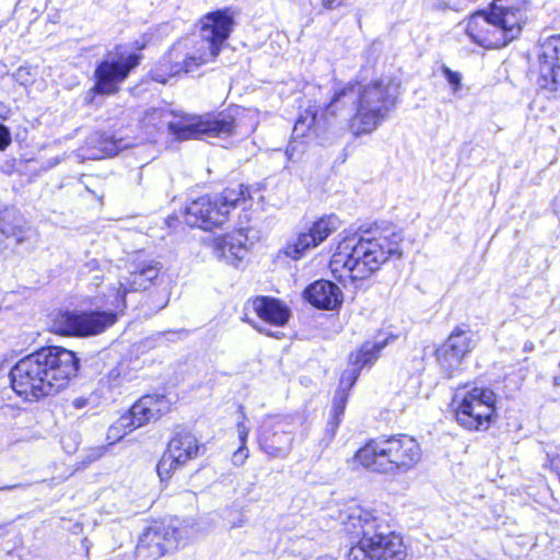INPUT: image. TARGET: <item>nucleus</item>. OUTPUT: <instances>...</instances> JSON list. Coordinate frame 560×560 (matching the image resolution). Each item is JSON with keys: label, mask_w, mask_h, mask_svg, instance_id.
<instances>
[{"label": "nucleus", "mask_w": 560, "mask_h": 560, "mask_svg": "<svg viewBox=\"0 0 560 560\" xmlns=\"http://www.w3.org/2000/svg\"><path fill=\"white\" fill-rule=\"evenodd\" d=\"M175 222H177V218L175 217H167L163 220V223L166 224L167 228H172Z\"/></svg>", "instance_id": "obj_43"}, {"label": "nucleus", "mask_w": 560, "mask_h": 560, "mask_svg": "<svg viewBox=\"0 0 560 560\" xmlns=\"http://www.w3.org/2000/svg\"><path fill=\"white\" fill-rule=\"evenodd\" d=\"M470 351V330L467 325H462L457 326L445 342L435 350V358L441 370L451 378Z\"/></svg>", "instance_id": "obj_16"}, {"label": "nucleus", "mask_w": 560, "mask_h": 560, "mask_svg": "<svg viewBox=\"0 0 560 560\" xmlns=\"http://www.w3.org/2000/svg\"><path fill=\"white\" fill-rule=\"evenodd\" d=\"M345 530L362 537L348 552V560H406L407 552L400 536L393 530H380L377 517L357 503L340 511Z\"/></svg>", "instance_id": "obj_5"}, {"label": "nucleus", "mask_w": 560, "mask_h": 560, "mask_svg": "<svg viewBox=\"0 0 560 560\" xmlns=\"http://www.w3.org/2000/svg\"><path fill=\"white\" fill-rule=\"evenodd\" d=\"M112 431H113V425H110L108 429V432H107L108 439L120 441L124 438L122 435H120L121 431H114V432H112Z\"/></svg>", "instance_id": "obj_42"}, {"label": "nucleus", "mask_w": 560, "mask_h": 560, "mask_svg": "<svg viewBox=\"0 0 560 560\" xmlns=\"http://www.w3.org/2000/svg\"><path fill=\"white\" fill-rule=\"evenodd\" d=\"M140 407V399L136 400L131 406L130 410L122 415L116 423L113 424V431H124V434L127 430L131 431L132 429L140 427V423L136 424V413L138 408Z\"/></svg>", "instance_id": "obj_31"}, {"label": "nucleus", "mask_w": 560, "mask_h": 560, "mask_svg": "<svg viewBox=\"0 0 560 560\" xmlns=\"http://www.w3.org/2000/svg\"><path fill=\"white\" fill-rule=\"evenodd\" d=\"M246 241L247 237L242 231L217 237L213 240V254L236 267L247 254Z\"/></svg>", "instance_id": "obj_25"}, {"label": "nucleus", "mask_w": 560, "mask_h": 560, "mask_svg": "<svg viewBox=\"0 0 560 560\" xmlns=\"http://www.w3.org/2000/svg\"><path fill=\"white\" fill-rule=\"evenodd\" d=\"M346 405H343L342 398L339 397L337 400H332L329 418L325 428V436L322 440L325 445H328L335 438L339 424L342 421Z\"/></svg>", "instance_id": "obj_30"}, {"label": "nucleus", "mask_w": 560, "mask_h": 560, "mask_svg": "<svg viewBox=\"0 0 560 560\" xmlns=\"http://www.w3.org/2000/svg\"><path fill=\"white\" fill-rule=\"evenodd\" d=\"M533 348V343H530L529 346L528 345H525V350H529Z\"/></svg>", "instance_id": "obj_47"}, {"label": "nucleus", "mask_w": 560, "mask_h": 560, "mask_svg": "<svg viewBox=\"0 0 560 560\" xmlns=\"http://www.w3.org/2000/svg\"><path fill=\"white\" fill-rule=\"evenodd\" d=\"M343 4V0H322V5L326 10H334Z\"/></svg>", "instance_id": "obj_40"}, {"label": "nucleus", "mask_w": 560, "mask_h": 560, "mask_svg": "<svg viewBox=\"0 0 560 560\" xmlns=\"http://www.w3.org/2000/svg\"><path fill=\"white\" fill-rule=\"evenodd\" d=\"M248 448L246 445H238L237 450L232 454V463L235 466H241L244 464L246 458L248 457Z\"/></svg>", "instance_id": "obj_38"}, {"label": "nucleus", "mask_w": 560, "mask_h": 560, "mask_svg": "<svg viewBox=\"0 0 560 560\" xmlns=\"http://www.w3.org/2000/svg\"><path fill=\"white\" fill-rule=\"evenodd\" d=\"M185 220L190 226L209 231L226 221V210L220 208L215 197L202 196L186 207Z\"/></svg>", "instance_id": "obj_20"}, {"label": "nucleus", "mask_w": 560, "mask_h": 560, "mask_svg": "<svg viewBox=\"0 0 560 560\" xmlns=\"http://www.w3.org/2000/svg\"><path fill=\"white\" fill-rule=\"evenodd\" d=\"M466 34L475 44L486 49H498L510 44L501 26L491 16L490 9L478 11L469 18Z\"/></svg>", "instance_id": "obj_17"}, {"label": "nucleus", "mask_w": 560, "mask_h": 560, "mask_svg": "<svg viewBox=\"0 0 560 560\" xmlns=\"http://www.w3.org/2000/svg\"><path fill=\"white\" fill-rule=\"evenodd\" d=\"M95 95H92L90 94V90L86 92L85 96H84V102L86 104H92L93 103V100H94Z\"/></svg>", "instance_id": "obj_44"}, {"label": "nucleus", "mask_w": 560, "mask_h": 560, "mask_svg": "<svg viewBox=\"0 0 560 560\" xmlns=\"http://www.w3.org/2000/svg\"><path fill=\"white\" fill-rule=\"evenodd\" d=\"M238 410H240L242 420H238L237 424H236L237 438H238L240 445H246L248 434H249V427L245 423L246 416L244 413L243 406H240Z\"/></svg>", "instance_id": "obj_36"}, {"label": "nucleus", "mask_w": 560, "mask_h": 560, "mask_svg": "<svg viewBox=\"0 0 560 560\" xmlns=\"http://www.w3.org/2000/svg\"><path fill=\"white\" fill-rule=\"evenodd\" d=\"M428 5L433 10H456L457 3L453 0H428Z\"/></svg>", "instance_id": "obj_37"}, {"label": "nucleus", "mask_w": 560, "mask_h": 560, "mask_svg": "<svg viewBox=\"0 0 560 560\" xmlns=\"http://www.w3.org/2000/svg\"><path fill=\"white\" fill-rule=\"evenodd\" d=\"M453 404L455 419L466 430L486 431L497 419V395L488 387H457Z\"/></svg>", "instance_id": "obj_9"}, {"label": "nucleus", "mask_w": 560, "mask_h": 560, "mask_svg": "<svg viewBox=\"0 0 560 560\" xmlns=\"http://www.w3.org/2000/svg\"><path fill=\"white\" fill-rule=\"evenodd\" d=\"M341 222L336 214L324 215L314 221L307 231L301 232L287 244L283 253L287 257L298 260L307 250L317 247L330 234L337 231Z\"/></svg>", "instance_id": "obj_14"}, {"label": "nucleus", "mask_w": 560, "mask_h": 560, "mask_svg": "<svg viewBox=\"0 0 560 560\" xmlns=\"http://www.w3.org/2000/svg\"><path fill=\"white\" fill-rule=\"evenodd\" d=\"M246 241L247 237L242 231L217 237L213 240V254L236 267L247 254Z\"/></svg>", "instance_id": "obj_24"}, {"label": "nucleus", "mask_w": 560, "mask_h": 560, "mask_svg": "<svg viewBox=\"0 0 560 560\" xmlns=\"http://www.w3.org/2000/svg\"><path fill=\"white\" fill-rule=\"evenodd\" d=\"M288 423L277 421L272 424L265 423L259 432L258 442L261 450L271 457L284 456L292 444L293 435L287 430Z\"/></svg>", "instance_id": "obj_22"}, {"label": "nucleus", "mask_w": 560, "mask_h": 560, "mask_svg": "<svg viewBox=\"0 0 560 560\" xmlns=\"http://www.w3.org/2000/svg\"><path fill=\"white\" fill-rule=\"evenodd\" d=\"M252 305L261 320L273 326H284L291 315L284 303L271 296H257L252 301Z\"/></svg>", "instance_id": "obj_26"}, {"label": "nucleus", "mask_w": 560, "mask_h": 560, "mask_svg": "<svg viewBox=\"0 0 560 560\" xmlns=\"http://www.w3.org/2000/svg\"><path fill=\"white\" fill-rule=\"evenodd\" d=\"M401 234L392 229L366 230L346 237L331 256L330 271L345 287L348 280L368 279L390 258L401 257Z\"/></svg>", "instance_id": "obj_1"}, {"label": "nucleus", "mask_w": 560, "mask_h": 560, "mask_svg": "<svg viewBox=\"0 0 560 560\" xmlns=\"http://www.w3.org/2000/svg\"><path fill=\"white\" fill-rule=\"evenodd\" d=\"M162 267L159 261L142 264V307L148 306V316L158 313L168 303Z\"/></svg>", "instance_id": "obj_18"}, {"label": "nucleus", "mask_w": 560, "mask_h": 560, "mask_svg": "<svg viewBox=\"0 0 560 560\" xmlns=\"http://www.w3.org/2000/svg\"><path fill=\"white\" fill-rule=\"evenodd\" d=\"M31 229L24 217L13 208H5L0 212V233L5 237L14 238L18 244L30 237Z\"/></svg>", "instance_id": "obj_27"}, {"label": "nucleus", "mask_w": 560, "mask_h": 560, "mask_svg": "<svg viewBox=\"0 0 560 560\" xmlns=\"http://www.w3.org/2000/svg\"><path fill=\"white\" fill-rule=\"evenodd\" d=\"M88 405V399L84 397H78L72 401V406L75 409H82Z\"/></svg>", "instance_id": "obj_41"}, {"label": "nucleus", "mask_w": 560, "mask_h": 560, "mask_svg": "<svg viewBox=\"0 0 560 560\" xmlns=\"http://www.w3.org/2000/svg\"><path fill=\"white\" fill-rule=\"evenodd\" d=\"M168 114L164 109L152 108V112H145L142 117V129L145 127V133L149 135L148 141L155 142V137L148 131L149 125L159 119L158 124H153L156 132L163 128H167L170 133L179 141L200 139V138H225L234 133L235 118L228 113L206 115H176L174 120H167Z\"/></svg>", "instance_id": "obj_6"}, {"label": "nucleus", "mask_w": 560, "mask_h": 560, "mask_svg": "<svg viewBox=\"0 0 560 560\" xmlns=\"http://www.w3.org/2000/svg\"><path fill=\"white\" fill-rule=\"evenodd\" d=\"M132 147V143L125 138H116L106 132L94 131L85 140L83 150L91 160H100L105 156L115 155L118 152Z\"/></svg>", "instance_id": "obj_23"}, {"label": "nucleus", "mask_w": 560, "mask_h": 560, "mask_svg": "<svg viewBox=\"0 0 560 560\" xmlns=\"http://www.w3.org/2000/svg\"><path fill=\"white\" fill-rule=\"evenodd\" d=\"M400 91L393 79L384 78L365 84L349 82L335 92L330 102L322 108V118L336 117L347 103L355 112L349 128L355 137L375 131L397 107Z\"/></svg>", "instance_id": "obj_2"}, {"label": "nucleus", "mask_w": 560, "mask_h": 560, "mask_svg": "<svg viewBox=\"0 0 560 560\" xmlns=\"http://www.w3.org/2000/svg\"><path fill=\"white\" fill-rule=\"evenodd\" d=\"M201 448L202 444L190 429L182 424L176 425L167 443V450L156 464V472L161 481L168 479L187 462L197 458Z\"/></svg>", "instance_id": "obj_10"}, {"label": "nucleus", "mask_w": 560, "mask_h": 560, "mask_svg": "<svg viewBox=\"0 0 560 560\" xmlns=\"http://www.w3.org/2000/svg\"><path fill=\"white\" fill-rule=\"evenodd\" d=\"M419 443L407 434L371 440L357 454L355 459L366 469L396 476L412 469L421 459Z\"/></svg>", "instance_id": "obj_7"}, {"label": "nucleus", "mask_w": 560, "mask_h": 560, "mask_svg": "<svg viewBox=\"0 0 560 560\" xmlns=\"http://www.w3.org/2000/svg\"><path fill=\"white\" fill-rule=\"evenodd\" d=\"M171 410V401L164 394L142 395V427L159 420Z\"/></svg>", "instance_id": "obj_28"}, {"label": "nucleus", "mask_w": 560, "mask_h": 560, "mask_svg": "<svg viewBox=\"0 0 560 560\" xmlns=\"http://www.w3.org/2000/svg\"><path fill=\"white\" fill-rule=\"evenodd\" d=\"M222 517L229 528L242 527L247 522L243 512L236 510H225Z\"/></svg>", "instance_id": "obj_33"}, {"label": "nucleus", "mask_w": 560, "mask_h": 560, "mask_svg": "<svg viewBox=\"0 0 560 560\" xmlns=\"http://www.w3.org/2000/svg\"><path fill=\"white\" fill-rule=\"evenodd\" d=\"M247 192L248 190L244 185L237 184L235 187L225 188L220 196L214 197L219 202L220 208H224L226 210L228 217L231 209H234L241 201L245 200Z\"/></svg>", "instance_id": "obj_29"}, {"label": "nucleus", "mask_w": 560, "mask_h": 560, "mask_svg": "<svg viewBox=\"0 0 560 560\" xmlns=\"http://www.w3.org/2000/svg\"><path fill=\"white\" fill-rule=\"evenodd\" d=\"M12 489H13V487H8V486H5V487H1V488H0V490H1V491H4V490H12Z\"/></svg>", "instance_id": "obj_45"}, {"label": "nucleus", "mask_w": 560, "mask_h": 560, "mask_svg": "<svg viewBox=\"0 0 560 560\" xmlns=\"http://www.w3.org/2000/svg\"><path fill=\"white\" fill-rule=\"evenodd\" d=\"M10 129L0 122V151L5 150L11 143Z\"/></svg>", "instance_id": "obj_39"}, {"label": "nucleus", "mask_w": 560, "mask_h": 560, "mask_svg": "<svg viewBox=\"0 0 560 560\" xmlns=\"http://www.w3.org/2000/svg\"><path fill=\"white\" fill-rule=\"evenodd\" d=\"M145 44H147V40L145 38L142 36V45H141V48L144 49L145 48Z\"/></svg>", "instance_id": "obj_46"}, {"label": "nucleus", "mask_w": 560, "mask_h": 560, "mask_svg": "<svg viewBox=\"0 0 560 560\" xmlns=\"http://www.w3.org/2000/svg\"><path fill=\"white\" fill-rule=\"evenodd\" d=\"M555 384L556 385H560V380H558L557 377L555 378Z\"/></svg>", "instance_id": "obj_48"}, {"label": "nucleus", "mask_w": 560, "mask_h": 560, "mask_svg": "<svg viewBox=\"0 0 560 560\" xmlns=\"http://www.w3.org/2000/svg\"><path fill=\"white\" fill-rule=\"evenodd\" d=\"M529 3L526 0H493L491 16L501 26L509 43L521 35L528 20Z\"/></svg>", "instance_id": "obj_15"}, {"label": "nucleus", "mask_w": 560, "mask_h": 560, "mask_svg": "<svg viewBox=\"0 0 560 560\" xmlns=\"http://www.w3.org/2000/svg\"><path fill=\"white\" fill-rule=\"evenodd\" d=\"M537 85L556 95L560 93V35L549 36L537 48Z\"/></svg>", "instance_id": "obj_12"}, {"label": "nucleus", "mask_w": 560, "mask_h": 560, "mask_svg": "<svg viewBox=\"0 0 560 560\" xmlns=\"http://www.w3.org/2000/svg\"><path fill=\"white\" fill-rule=\"evenodd\" d=\"M116 314L113 312L57 313L51 320V331L62 336H91L103 332L114 325Z\"/></svg>", "instance_id": "obj_11"}, {"label": "nucleus", "mask_w": 560, "mask_h": 560, "mask_svg": "<svg viewBox=\"0 0 560 560\" xmlns=\"http://www.w3.org/2000/svg\"><path fill=\"white\" fill-rule=\"evenodd\" d=\"M317 120H318V110L307 109L295 121V125L293 127V135L295 137H304L306 130H308V129H311V127L315 126Z\"/></svg>", "instance_id": "obj_32"}, {"label": "nucleus", "mask_w": 560, "mask_h": 560, "mask_svg": "<svg viewBox=\"0 0 560 560\" xmlns=\"http://www.w3.org/2000/svg\"><path fill=\"white\" fill-rule=\"evenodd\" d=\"M233 24V15L229 10L207 13L200 20L201 43L196 51L192 54L186 51V44L177 42L149 71V78L154 82L165 84L170 78L180 73L196 72L202 65L214 60L220 54L222 45L230 37Z\"/></svg>", "instance_id": "obj_4"}, {"label": "nucleus", "mask_w": 560, "mask_h": 560, "mask_svg": "<svg viewBox=\"0 0 560 560\" xmlns=\"http://www.w3.org/2000/svg\"><path fill=\"white\" fill-rule=\"evenodd\" d=\"M79 369L74 352L45 347L20 359L10 371L12 389L27 400L54 395L65 388Z\"/></svg>", "instance_id": "obj_3"}, {"label": "nucleus", "mask_w": 560, "mask_h": 560, "mask_svg": "<svg viewBox=\"0 0 560 560\" xmlns=\"http://www.w3.org/2000/svg\"><path fill=\"white\" fill-rule=\"evenodd\" d=\"M441 71L450 86L453 89V92L456 93L459 91L462 88V74L458 71H453L445 65L441 67Z\"/></svg>", "instance_id": "obj_34"}, {"label": "nucleus", "mask_w": 560, "mask_h": 560, "mask_svg": "<svg viewBox=\"0 0 560 560\" xmlns=\"http://www.w3.org/2000/svg\"><path fill=\"white\" fill-rule=\"evenodd\" d=\"M35 73L33 69L28 66H21L16 69V71L12 74L13 79L21 85H27L33 82Z\"/></svg>", "instance_id": "obj_35"}, {"label": "nucleus", "mask_w": 560, "mask_h": 560, "mask_svg": "<svg viewBox=\"0 0 560 560\" xmlns=\"http://www.w3.org/2000/svg\"><path fill=\"white\" fill-rule=\"evenodd\" d=\"M202 534L192 518L167 516L147 521L142 528V558L156 560L166 552L186 546Z\"/></svg>", "instance_id": "obj_8"}, {"label": "nucleus", "mask_w": 560, "mask_h": 560, "mask_svg": "<svg viewBox=\"0 0 560 560\" xmlns=\"http://www.w3.org/2000/svg\"><path fill=\"white\" fill-rule=\"evenodd\" d=\"M304 300L318 310L335 311L343 302L340 288L332 281L320 279L308 284L303 291Z\"/></svg>", "instance_id": "obj_21"}, {"label": "nucleus", "mask_w": 560, "mask_h": 560, "mask_svg": "<svg viewBox=\"0 0 560 560\" xmlns=\"http://www.w3.org/2000/svg\"><path fill=\"white\" fill-rule=\"evenodd\" d=\"M383 348L384 345L382 342H365L355 353L350 354V363L352 368L342 372L339 386L335 392L332 400H337V398L340 397L342 398L343 405H347L348 393L355 384L360 371L363 368L373 364Z\"/></svg>", "instance_id": "obj_19"}, {"label": "nucleus", "mask_w": 560, "mask_h": 560, "mask_svg": "<svg viewBox=\"0 0 560 560\" xmlns=\"http://www.w3.org/2000/svg\"><path fill=\"white\" fill-rule=\"evenodd\" d=\"M138 59L137 55H129L126 58H106L102 60L94 70L95 83L90 89V94H115L119 90V84L138 66Z\"/></svg>", "instance_id": "obj_13"}]
</instances>
